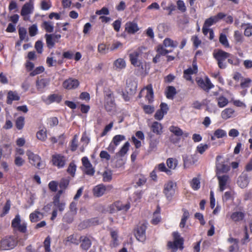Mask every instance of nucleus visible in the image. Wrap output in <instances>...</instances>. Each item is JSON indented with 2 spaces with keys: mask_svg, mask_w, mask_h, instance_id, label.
I'll use <instances>...</instances> for the list:
<instances>
[{
  "mask_svg": "<svg viewBox=\"0 0 252 252\" xmlns=\"http://www.w3.org/2000/svg\"><path fill=\"white\" fill-rule=\"evenodd\" d=\"M145 49L144 47H139L133 50L129 54V61L131 64L140 70L143 69V63L140 60L143 51Z\"/></svg>",
  "mask_w": 252,
  "mask_h": 252,
  "instance_id": "1",
  "label": "nucleus"
},
{
  "mask_svg": "<svg viewBox=\"0 0 252 252\" xmlns=\"http://www.w3.org/2000/svg\"><path fill=\"white\" fill-rule=\"evenodd\" d=\"M173 236L174 238V241L168 242L167 244L168 248L172 252H175L178 249L182 250L183 249L184 242L183 238L180 236L178 232H173Z\"/></svg>",
  "mask_w": 252,
  "mask_h": 252,
  "instance_id": "2",
  "label": "nucleus"
},
{
  "mask_svg": "<svg viewBox=\"0 0 252 252\" xmlns=\"http://www.w3.org/2000/svg\"><path fill=\"white\" fill-rule=\"evenodd\" d=\"M173 236L174 238V241L168 242L167 244L168 248L172 252H175L178 249L182 250L183 249L184 242L183 238L180 236L178 232H173Z\"/></svg>",
  "mask_w": 252,
  "mask_h": 252,
  "instance_id": "3",
  "label": "nucleus"
},
{
  "mask_svg": "<svg viewBox=\"0 0 252 252\" xmlns=\"http://www.w3.org/2000/svg\"><path fill=\"white\" fill-rule=\"evenodd\" d=\"M104 105L105 109L108 111L113 110L115 106V103L113 92L109 89H106L104 91Z\"/></svg>",
  "mask_w": 252,
  "mask_h": 252,
  "instance_id": "4",
  "label": "nucleus"
},
{
  "mask_svg": "<svg viewBox=\"0 0 252 252\" xmlns=\"http://www.w3.org/2000/svg\"><path fill=\"white\" fill-rule=\"evenodd\" d=\"M34 0H29L22 6L21 15L25 21H29L30 19V15L32 14L34 10Z\"/></svg>",
  "mask_w": 252,
  "mask_h": 252,
  "instance_id": "5",
  "label": "nucleus"
},
{
  "mask_svg": "<svg viewBox=\"0 0 252 252\" xmlns=\"http://www.w3.org/2000/svg\"><path fill=\"white\" fill-rule=\"evenodd\" d=\"M17 244V241L13 236H7L0 241V250L6 251L13 249Z\"/></svg>",
  "mask_w": 252,
  "mask_h": 252,
  "instance_id": "6",
  "label": "nucleus"
},
{
  "mask_svg": "<svg viewBox=\"0 0 252 252\" xmlns=\"http://www.w3.org/2000/svg\"><path fill=\"white\" fill-rule=\"evenodd\" d=\"M214 57L218 62V66L220 68L224 69L226 67V63H224L226 59L230 57V54L222 50H218L214 52Z\"/></svg>",
  "mask_w": 252,
  "mask_h": 252,
  "instance_id": "7",
  "label": "nucleus"
},
{
  "mask_svg": "<svg viewBox=\"0 0 252 252\" xmlns=\"http://www.w3.org/2000/svg\"><path fill=\"white\" fill-rule=\"evenodd\" d=\"M126 140V137L124 135L118 134L115 135L108 146L107 149L111 153H114L117 147L120 145L121 143Z\"/></svg>",
  "mask_w": 252,
  "mask_h": 252,
  "instance_id": "8",
  "label": "nucleus"
},
{
  "mask_svg": "<svg viewBox=\"0 0 252 252\" xmlns=\"http://www.w3.org/2000/svg\"><path fill=\"white\" fill-rule=\"evenodd\" d=\"M26 155L28 157L29 162L37 168H40L41 166V158L37 154H34L31 150L26 151Z\"/></svg>",
  "mask_w": 252,
  "mask_h": 252,
  "instance_id": "9",
  "label": "nucleus"
},
{
  "mask_svg": "<svg viewBox=\"0 0 252 252\" xmlns=\"http://www.w3.org/2000/svg\"><path fill=\"white\" fill-rule=\"evenodd\" d=\"M176 184L171 181H168L164 186V193L167 199L170 201L175 194Z\"/></svg>",
  "mask_w": 252,
  "mask_h": 252,
  "instance_id": "10",
  "label": "nucleus"
},
{
  "mask_svg": "<svg viewBox=\"0 0 252 252\" xmlns=\"http://www.w3.org/2000/svg\"><path fill=\"white\" fill-rule=\"evenodd\" d=\"M217 177L219 182V189L220 191L222 192L229 186V177L226 175H217Z\"/></svg>",
  "mask_w": 252,
  "mask_h": 252,
  "instance_id": "11",
  "label": "nucleus"
},
{
  "mask_svg": "<svg viewBox=\"0 0 252 252\" xmlns=\"http://www.w3.org/2000/svg\"><path fill=\"white\" fill-rule=\"evenodd\" d=\"M196 81L197 85L203 90L209 92L214 88V85L211 82L208 77H206L205 80L201 78H196Z\"/></svg>",
  "mask_w": 252,
  "mask_h": 252,
  "instance_id": "12",
  "label": "nucleus"
},
{
  "mask_svg": "<svg viewBox=\"0 0 252 252\" xmlns=\"http://www.w3.org/2000/svg\"><path fill=\"white\" fill-rule=\"evenodd\" d=\"M52 162L53 165L58 168H61L64 166L66 163V158L61 154H55L52 156Z\"/></svg>",
  "mask_w": 252,
  "mask_h": 252,
  "instance_id": "13",
  "label": "nucleus"
},
{
  "mask_svg": "<svg viewBox=\"0 0 252 252\" xmlns=\"http://www.w3.org/2000/svg\"><path fill=\"white\" fill-rule=\"evenodd\" d=\"M129 208L130 204L129 203L123 204L121 202L117 201L110 206V212L111 213H113L118 211H126Z\"/></svg>",
  "mask_w": 252,
  "mask_h": 252,
  "instance_id": "14",
  "label": "nucleus"
},
{
  "mask_svg": "<svg viewBox=\"0 0 252 252\" xmlns=\"http://www.w3.org/2000/svg\"><path fill=\"white\" fill-rule=\"evenodd\" d=\"M12 226L15 229L22 232H25L27 230V225L25 222H21L20 217L17 215L12 221Z\"/></svg>",
  "mask_w": 252,
  "mask_h": 252,
  "instance_id": "15",
  "label": "nucleus"
},
{
  "mask_svg": "<svg viewBox=\"0 0 252 252\" xmlns=\"http://www.w3.org/2000/svg\"><path fill=\"white\" fill-rule=\"evenodd\" d=\"M145 95V97L149 102H151L154 98V92L151 85H148L146 88L142 89L139 93L140 97Z\"/></svg>",
  "mask_w": 252,
  "mask_h": 252,
  "instance_id": "16",
  "label": "nucleus"
},
{
  "mask_svg": "<svg viewBox=\"0 0 252 252\" xmlns=\"http://www.w3.org/2000/svg\"><path fill=\"white\" fill-rule=\"evenodd\" d=\"M225 17V14L222 12L219 13L217 15L212 16L207 19L203 26L209 28L210 26L217 23L219 20Z\"/></svg>",
  "mask_w": 252,
  "mask_h": 252,
  "instance_id": "17",
  "label": "nucleus"
},
{
  "mask_svg": "<svg viewBox=\"0 0 252 252\" xmlns=\"http://www.w3.org/2000/svg\"><path fill=\"white\" fill-rule=\"evenodd\" d=\"M79 81L75 78H69L64 80L63 83V87L67 90L76 89L79 85Z\"/></svg>",
  "mask_w": 252,
  "mask_h": 252,
  "instance_id": "18",
  "label": "nucleus"
},
{
  "mask_svg": "<svg viewBox=\"0 0 252 252\" xmlns=\"http://www.w3.org/2000/svg\"><path fill=\"white\" fill-rule=\"evenodd\" d=\"M146 229V226L144 224H140L137 227L135 232V236L139 241L143 242L145 240Z\"/></svg>",
  "mask_w": 252,
  "mask_h": 252,
  "instance_id": "19",
  "label": "nucleus"
},
{
  "mask_svg": "<svg viewBox=\"0 0 252 252\" xmlns=\"http://www.w3.org/2000/svg\"><path fill=\"white\" fill-rule=\"evenodd\" d=\"M50 80L48 79H37L36 82V87L38 91L43 93L49 85Z\"/></svg>",
  "mask_w": 252,
  "mask_h": 252,
  "instance_id": "20",
  "label": "nucleus"
},
{
  "mask_svg": "<svg viewBox=\"0 0 252 252\" xmlns=\"http://www.w3.org/2000/svg\"><path fill=\"white\" fill-rule=\"evenodd\" d=\"M139 30L137 24L134 22H128L125 24V31L129 34H134Z\"/></svg>",
  "mask_w": 252,
  "mask_h": 252,
  "instance_id": "21",
  "label": "nucleus"
},
{
  "mask_svg": "<svg viewBox=\"0 0 252 252\" xmlns=\"http://www.w3.org/2000/svg\"><path fill=\"white\" fill-rule=\"evenodd\" d=\"M82 162L85 168V173L88 175H93L94 173V170L93 168L92 165L89 161L88 158L85 157H83L82 158Z\"/></svg>",
  "mask_w": 252,
  "mask_h": 252,
  "instance_id": "22",
  "label": "nucleus"
},
{
  "mask_svg": "<svg viewBox=\"0 0 252 252\" xmlns=\"http://www.w3.org/2000/svg\"><path fill=\"white\" fill-rule=\"evenodd\" d=\"M44 215L40 212L38 209L30 214L29 218L31 222H36L42 220L44 218Z\"/></svg>",
  "mask_w": 252,
  "mask_h": 252,
  "instance_id": "23",
  "label": "nucleus"
},
{
  "mask_svg": "<svg viewBox=\"0 0 252 252\" xmlns=\"http://www.w3.org/2000/svg\"><path fill=\"white\" fill-rule=\"evenodd\" d=\"M126 62L123 58H119L114 61L113 66V68L117 71H121L126 67Z\"/></svg>",
  "mask_w": 252,
  "mask_h": 252,
  "instance_id": "24",
  "label": "nucleus"
},
{
  "mask_svg": "<svg viewBox=\"0 0 252 252\" xmlns=\"http://www.w3.org/2000/svg\"><path fill=\"white\" fill-rule=\"evenodd\" d=\"M106 191V187L103 184L95 186L93 189V194L96 197L102 196Z\"/></svg>",
  "mask_w": 252,
  "mask_h": 252,
  "instance_id": "25",
  "label": "nucleus"
},
{
  "mask_svg": "<svg viewBox=\"0 0 252 252\" xmlns=\"http://www.w3.org/2000/svg\"><path fill=\"white\" fill-rule=\"evenodd\" d=\"M220 116L223 120H226L235 116V110L231 108H225L221 111Z\"/></svg>",
  "mask_w": 252,
  "mask_h": 252,
  "instance_id": "26",
  "label": "nucleus"
},
{
  "mask_svg": "<svg viewBox=\"0 0 252 252\" xmlns=\"http://www.w3.org/2000/svg\"><path fill=\"white\" fill-rule=\"evenodd\" d=\"M220 158V156H217L216 158L217 175H220V173L227 172L229 170V167L227 165L218 162Z\"/></svg>",
  "mask_w": 252,
  "mask_h": 252,
  "instance_id": "27",
  "label": "nucleus"
},
{
  "mask_svg": "<svg viewBox=\"0 0 252 252\" xmlns=\"http://www.w3.org/2000/svg\"><path fill=\"white\" fill-rule=\"evenodd\" d=\"M20 97L16 92L10 91L8 92L7 96V103L11 104L13 101L19 100Z\"/></svg>",
  "mask_w": 252,
  "mask_h": 252,
  "instance_id": "28",
  "label": "nucleus"
},
{
  "mask_svg": "<svg viewBox=\"0 0 252 252\" xmlns=\"http://www.w3.org/2000/svg\"><path fill=\"white\" fill-rule=\"evenodd\" d=\"M237 183L238 186L241 188H244L246 187L249 184V179L248 176L245 174H242L239 177Z\"/></svg>",
  "mask_w": 252,
  "mask_h": 252,
  "instance_id": "29",
  "label": "nucleus"
},
{
  "mask_svg": "<svg viewBox=\"0 0 252 252\" xmlns=\"http://www.w3.org/2000/svg\"><path fill=\"white\" fill-rule=\"evenodd\" d=\"M159 143V140L157 138L151 137L149 140V146L148 148V152L150 153L155 151L157 149L158 145Z\"/></svg>",
  "mask_w": 252,
  "mask_h": 252,
  "instance_id": "30",
  "label": "nucleus"
},
{
  "mask_svg": "<svg viewBox=\"0 0 252 252\" xmlns=\"http://www.w3.org/2000/svg\"><path fill=\"white\" fill-rule=\"evenodd\" d=\"M162 126L158 122H154L151 126V129L152 131L157 134L160 135L162 133Z\"/></svg>",
  "mask_w": 252,
  "mask_h": 252,
  "instance_id": "31",
  "label": "nucleus"
},
{
  "mask_svg": "<svg viewBox=\"0 0 252 252\" xmlns=\"http://www.w3.org/2000/svg\"><path fill=\"white\" fill-rule=\"evenodd\" d=\"M111 241L110 246L112 247H116L120 244L118 238V232L116 231H111Z\"/></svg>",
  "mask_w": 252,
  "mask_h": 252,
  "instance_id": "32",
  "label": "nucleus"
},
{
  "mask_svg": "<svg viewBox=\"0 0 252 252\" xmlns=\"http://www.w3.org/2000/svg\"><path fill=\"white\" fill-rule=\"evenodd\" d=\"M53 204L56 207L55 209H58L61 212L63 211L65 208V203L63 202H60L59 196H56L54 197Z\"/></svg>",
  "mask_w": 252,
  "mask_h": 252,
  "instance_id": "33",
  "label": "nucleus"
},
{
  "mask_svg": "<svg viewBox=\"0 0 252 252\" xmlns=\"http://www.w3.org/2000/svg\"><path fill=\"white\" fill-rule=\"evenodd\" d=\"M129 146V143L126 142L121 147L119 151L116 153V156L118 157H124L128 152Z\"/></svg>",
  "mask_w": 252,
  "mask_h": 252,
  "instance_id": "34",
  "label": "nucleus"
},
{
  "mask_svg": "<svg viewBox=\"0 0 252 252\" xmlns=\"http://www.w3.org/2000/svg\"><path fill=\"white\" fill-rule=\"evenodd\" d=\"M80 240L82 241L81 247L83 250H87L91 247V241L88 237L82 236L80 238Z\"/></svg>",
  "mask_w": 252,
  "mask_h": 252,
  "instance_id": "35",
  "label": "nucleus"
},
{
  "mask_svg": "<svg viewBox=\"0 0 252 252\" xmlns=\"http://www.w3.org/2000/svg\"><path fill=\"white\" fill-rule=\"evenodd\" d=\"M244 218V214L241 212H235L230 215V219L234 221L242 220Z\"/></svg>",
  "mask_w": 252,
  "mask_h": 252,
  "instance_id": "36",
  "label": "nucleus"
},
{
  "mask_svg": "<svg viewBox=\"0 0 252 252\" xmlns=\"http://www.w3.org/2000/svg\"><path fill=\"white\" fill-rule=\"evenodd\" d=\"M178 160L174 158H168L166 160V164L168 167V169L171 170H174L177 165H178Z\"/></svg>",
  "mask_w": 252,
  "mask_h": 252,
  "instance_id": "37",
  "label": "nucleus"
},
{
  "mask_svg": "<svg viewBox=\"0 0 252 252\" xmlns=\"http://www.w3.org/2000/svg\"><path fill=\"white\" fill-rule=\"evenodd\" d=\"M176 94V89L173 86H169L166 91V95L168 99H173Z\"/></svg>",
  "mask_w": 252,
  "mask_h": 252,
  "instance_id": "38",
  "label": "nucleus"
},
{
  "mask_svg": "<svg viewBox=\"0 0 252 252\" xmlns=\"http://www.w3.org/2000/svg\"><path fill=\"white\" fill-rule=\"evenodd\" d=\"M79 241L76 235H71L66 238L65 241V244L67 245L68 243H70L77 245L79 244Z\"/></svg>",
  "mask_w": 252,
  "mask_h": 252,
  "instance_id": "39",
  "label": "nucleus"
},
{
  "mask_svg": "<svg viewBox=\"0 0 252 252\" xmlns=\"http://www.w3.org/2000/svg\"><path fill=\"white\" fill-rule=\"evenodd\" d=\"M42 27L47 32H52L54 31V23L51 21H44Z\"/></svg>",
  "mask_w": 252,
  "mask_h": 252,
  "instance_id": "40",
  "label": "nucleus"
},
{
  "mask_svg": "<svg viewBox=\"0 0 252 252\" xmlns=\"http://www.w3.org/2000/svg\"><path fill=\"white\" fill-rule=\"evenodd\" d=\"M183 215L181 222L180 223V227L181 228H184L185 226L187 220H188L189 216V213L187 210L183 209Z\"/></svg>",
  "mask_w": 252,
  "mask_h": 252,
  "instance_id": "41",
  "label": "nucleus"
},
{
  "mask_svg": "<svg viewBox=\"0 0 252 252\" xmlns=\"http://www.w3.org/2000/svg\"><path fill=\"white\" fill-rule=\"evenodd\" d=\"M218 105L220 107L222 108L226 106L228 103V100L223 96H220L217 98Z\"/></svg>",
  "mask_w": 252,
  "mask_h": 252,
  "instance_id": "42",
  "label": "nucleus"
},
{
  "mask_svg": "<svg viewBox=\"0 0 252 252\" xmlns=\"http://www.w3.org/2000/svg\"><path fill=\"white\" fill-rule=\"evenodd\" d=\"M169 130L177 136H181L183 134V130L178 126H170Z\"/></svg>",
  "mask_w": 252,
  "mask_h": 252,
  "instance_id": "43",
  "label": "nucleus"
},
{
  "mask_svg": "<svg viewBox=\"0 0 252 252\" xmlns=\"http://www.w3.org/2000/svg\"><path fill=\"white\" fill-rule=\"evenodd\" d=\"M46 44L49 48L54 47L56 41L53 38V35L46 34L45 35Z\"/></svg>",
  "mask_w": 252,
  "mask_h": 252,
  "instance_id": "44",
  "label": "nucleus"
},
{
  "mask_svg": "<svg viewBox=\"0 0 252 252\" xmlns=\"http://www.w3.org/2000/svg\"><path fill=\"white\" fill-rule=\"evenodd\" d=\"M36 137L39 140L44 141L47 139L46 130L42 129L36 133Z\"/></svg>",
  "mask_w": 252,
  "mask_h": 252,
  "instance_id": "45",
  "label": "nucleus"
},
{
  "mask_svg": "<svg viewBox=\"0 0 252 252\" xmlns=\"http://www.w3.org/2000/svg\"><path fill=\"white\" fill-rule=\"evenodd\" d=\"M228 62L234 65H239L241 62V60L237 57L230 55V57L228 58Z\"/></svg>",
  "mask_w": 252,
  "mask_h": 252,
  "instance_id": "46",
  "label": "nucleus"
},
{
  "mask_svg": "<svg viewBox=\"0 0 252 252\" xmlns=\"http://www.w3.org/2000/svg\"><path fill=\"white\" fill-rule=\"evenodd\" d=\"M157 168L159 171L164 172L166 173L167 175H171L172 174L171 171L166 167L164 163H161L158 164L157 165V166L155 168V169Z\"/></svg>",
  "mask_w": 252,
  "mask_h": 252,
  "instance_id": "47",
  "label": "nucleus"
},
{
  "mask_svg": "<svg viewBox=\"0 0 252 252\" xmlns=\"http://www.w3.org/2000/svg\"><path fill=\"white\" fill-rule=\"evenodd\" d=\"M163 45L165 47H175L177 46L178 43L170 38H165L163 41Z\"/></svg>",
  "mask_w": 252,
  "mask_h": 252,
  "instance_id": "48",
  "label": "nucleus"
},
{
  "mask_svg": "<svg viewBox=\"0 0 252 252\" xmlns=\"http://www.w3.org/2000/svg\"><path fill=\"white\" fill-rule=\"evenodd\" d=\"M18 32L20 40L23 41L26 40V41H27V32L26 29L24 28L21 27L19 29Z\"/></svg>",
  "mask_w": 252,
  "mask_h": 252,
  "instance_id": "49",
  "label": "nucleus"
},
{
  "mask_svg": "<svg viewBox=\"0 0 252 252\" xmlns=\"http://www.w3.org/2000/svg\"><path fill=\"white\" fill-rule=\"evenodd\" d=\"M16 126L17 128L19 130L22 129L25 125V118L24 117H18L15 122Z\"/></svg>",
  "mask_w": 252,
  "mask_h": 252,
  "instance_id": "50",
  "label": "nucleus"
},
{
  "mask_svg": "<svg viewBox=\"0 0 252 252\" xmlns=\"http://www.w3.org/2000/svg\"><path fill=\"white\" fill-rule=\"evenodd\" d=\"M215 136L217 138H221L226 137L227 135L226 131L223 129L218 128L214 131Z\"/></svg>",
  "mask_w": 252,
  "mask_h": 252,
  "instance_id": "51",
  "label": "nucleus"
},
{
  "mask_svg": "<svg viewBox=\"0 0 252 252\" xmlns=\"http://www.w3.org/2000/svg\"><path fill=\"white\" fill-rule=\"evenodd\" d=\"M252 82V80L251 79L247 78H242L240 86L242 89H246L249 88Z\"/></svg>",
  "mask_w": 252,
  "mask_h": 252,
  "instance_id": "52",
  "label": "nucleus"
},
{
  "mask_svg": "<svg viewBox=\"0 0 252 252\" xmlns=\"http://www.w3.org/2000/svg\"><path fill=\"white\" fill-rule=\"evenodd\" d=\"M51 7L50 0H43L41 1L40 8L43 10H48Z\"/></svg>",
  "mask_w": 252,
  "mask_h": 252,
  "instance_id": "53",
  "label": "nucleus"
},
{
  "mask_svg": "<svg viewBox=\"0 0 252 252\" xmlns=\"http://www.w3.org/2000/svg\"><path fill=\"white\" fill-rule=\"evenodd\" d=\"M200 181L197 178H193L190 182V186L191 188L195 190H196L200 188Z\"/></svg>",
  "mask_w": 252,
  "mask_h": 252,
  "instance_id": "54",
  "label": "nucleus"
},
{
  "mask_svg": "<svg viewBox=\"0 0 252 252\" xmlns=\"http://www.w3.org/2000/svg\"><path fill=\"white\" fill-rule=\"evenodd\" d=\"M209 147L208 145L201 143L197 146L196 151L200 154H203L205 151L208 149Z\"/></svg>",
  "mask_w": 252,
  "mask_h": 252,
  "instance_id": "55",
  "label": "nucleus"
},
{
  "mask_svg": "<svg viewBox=\"0 0 252 252\" xmlns=\"http://www.w3.org/2000/svg\"><path fill=\"white\" fill-rule=\"evenodd\" d=\"M1 149L2 151V153L4 152L5 153H3V156L4 157H8L10 155L12 151V148L10 146L8 145H5L2 147V149Z\"/></svg>",
  "mask_w": 252,
  "mask_h": 252,
  "instance_id": "56",
  "label": "nucleus"
},
{
  "mask_svg": "<svg viewBox=\"0 0 252 252\" xmlns=\"http://www.w3.org/2000/svg\"><path fill=\"white\" fill-rule=\"evenodd\" d=\"M25 162V160L20 156H15L14 163L17 166L21 167L24 164Z\"/></svg>",
  "mask_w": 252,
  "mask_h": 252,
  "instance_id": "57",
  "label": "nucleus"
},
{
  "mask_svg": "<svg viewBox=\"0 0 252 252\" xmlns=\"http://www.w3.org/2000/svg\"><path fill=\"white\" fill-rule=\"evenodd\" d=\"M78 147V136L74 135L70 144V149L72 151L76 150Z\"/></svg>",
  "mask_w": 252,
  "mask_h": 252,
  "instance_id": "58",
  "label": "nucleus"
},
{
  "mask_svg": "<svg viewBox=\"0 0 252 252\" xmlns=\"http://www.w3.org/2000/svg\"><path fill=\"white\" fill-rule=\"evenodd\" d=\"M219 40L220 43L225 47H228L229 46L226 36L224 34L221 33L220 34Z\"/></svg>",
  "mask_w": 252,
  "mask_h": 252,
  "instance_id": "59",
  "label": "nucleus"
},
{
  "mask_svg": "<svg viewBox=\"0 0 252 252\" xmlns=\"http://www.w3.org/2000/svg\"><path fill=\"white\" fill-rule=\"evenodd\" d=\"M61 100V96L55 94H51L48 97L47 101L48 103H52L54 101L58 102Z\"/></svg>",
  "mask_w": 252,
  "mask_h": 252,
  "instance_id": "60",
  "label": "nucleus"
},
{
  "mask_svg": "<svg viewBox=\"0 0 252 252\" xmlns=\"http://www.w3.org/2000/svg\"><path fill=\"white\" fill-rule=\"evenodd\" d=\"M97 50L99 53L101 54H106L108 52L109 48L106 47L105 44L101 43L98 45Z\"/></svg>",
  "mask_w": 252,
  "mask_h": 252,
  "instance_id": "61",
  "label": "nucleus"
},
{
  "mask_svg": "<svg viewBox=\"0 0 252 252\" xmlns=\"http://www.w3.org/2000/svg\"><path fill=\"white\" fill-rule=\"evenodd\" d=\"M76 170V166L74 163L71 162L67 168V172L72 177H74Z\"/></svg>",
  "mask_w": 252,
  "mask_h": 252,
  "instance_id": "62",
  "label": "nucleus"
},
{
  "mask_svg": "<svg viewBox=\"0 0 252 252\" xmlns=\"http://www.w3.org/2000/svg\"><path fill=\"white\" fill-rule=\"evenodd\" d=\"M160 220V216L158 211H156L153 214L152 223L154 224H158Z\"/></svg>",
  "mask_w": 252,
  "mask_h": 252,
  "instance_id": "63",
  "label": "nucleus"
},
{
  "mask_svg": "<svg viewBox=\"0 0 252 252\" xmlns=\"http://www.w3.org/2000/svg\"><path fill=\"white\" fill-rule=\"evenodd\" d=\"M69 183V180L68 178L62 179L59 184V187L62 189H65L68 186Z\"/></svg>",
  "mask_w": 252,
  "mask_h": 252,
  "instance_id": "64",
  "label": "nucleus"
}]
</instances>
